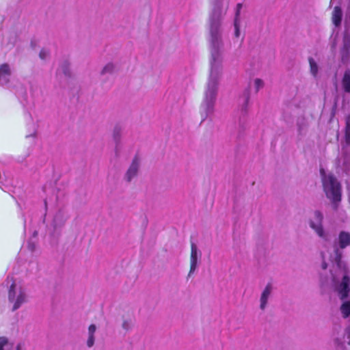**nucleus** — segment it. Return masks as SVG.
<instances>
[{
    "label": "nucleus",
    "mask_w": 350,
    "mask_h": 350,
    "mask_svg": "<svg viewBox=\"0 0 350 350\" xmlns=\"http://www.w3.org/2000/svg\"><path fill=\"white\" fill-rule=\"evenodd\" d=\"M219 3H217L214 5L213 12L211 16V70L204 98L200 107V114L202 119V121L205 120L213 113L218 80L220 75L221 55L219 53V46L221 42L219 21Z\"/></svg>",
    "instance_id": "f257e3e1"
},
{
    "label": "nucleus",
    "mask_w": 350,
    "mask_h": 350,
    "mask_svg": "<svg viewBox=\"0 0 350 350\" xmlns=\"http://www.w3.org/2000/svg\"><path fill=\"white\" fill-rule=\"evenodd\" d=\"M341 257L342 252L335 246L333 254L329 256V260L338 272L334 273L333 270L331 271L335 291L338 293L340 299L343 301L348 297L350 291V278L346 267L342 264Z\"/></svg>",
    "instance_id": "f03ea898"
},
{
    "label": "nucleus",
    "mask_w": 350,
    "mask_h": 350,
    "mask_svg": "<svg viewBox=\"0 0 350 350\" xmlns=\"http://www.w3.org/2000/svg\"><path fill=\"white\" fill-rule=\"evenodd\" d=\"M320 172L322 176L324 191L327 197L334 204L340 202L341 199V191L339 183L332 175H326L323 169H321Z\"/></svg>",
    "instance_id": "7ed1b4c3"
},
{
    "label": "nucleus",
    "mask_w": 350,
    "mask_h": 350,
    "mask_svg": "<svg viewBox=\"0 0 350 350\" xmlns=\"http://www.w3.org/2000/svg\"><path fill=\"white\" fill-rule=\"evenodd\" d=\"M8 300L12 304V310L18 309L27 301V294L25 288L19 283L13 282L9 290Z\"/></svg>",
    "instance_id": "20e7f679"
},
{
    "label": "nucleus",
    "mask_w": 350,
    "mask_h": 350,
    "mask_svg": "<svg viewBox=\"0 0 350 350\" xmlns=\"http://www.w3.org/2000/svg\"><path fill=\"white\" fill-rule=\"evenodd\" d=\"M342 151L345 152L343 159L344 168H347L350 164V116L346 118L345 126V146L342 147Z\"/></svg>",
    "instance_id": "39448f33"
},
{
    "label": "nucleus",
    "mask_w": 350,
    "mask_h": 350,
    "mask_svg": "<svg viewBox=\"0 0 350 350\" xmlns=\"http://www.w3.org/2000/svg\"><path fill=\"white\" fill-rule=\"evenodd\" d=\"M322 219L323 215L321 212L315 211L314 213V219L310 220V226L320 237L327 240L326 235L322 228Z\"/></svg>",
    "instance_id": "423d86ee"
},
{
    "label": "nucleus",
    "mask_w": 350,
    "mask_h": 350,
    "mask_svg": "<svg viewBox=\"0 0 350 350\" xmlns=\"http://www.w3.org/2000/svg\"><path fill=\"white\" fill-rule=\"evenodd\" d=\"M342 16V10L340 6L336 5L332 13V23L334 25V28L333 29L332 38L334 41H335L338 35V28L341 23Z\"/></svg>",
    "instance_id": "0eeeda50"
},
{
    "label": "nucleus",
    "mask_w": 350,
    "mask_h": 350,
    "mask_svg": "<svg viewBox=\"0 0 350 350\" xmlns=\"http://www.w3.org/2000/svg\"><path fill=\"white\" fill-rule=\"evenodd\" d=\"M200 256V253L198 252L197 246L194 244H191V268L189 275L190 276L196 270L198 264V257Z\"/></svg>",
    "instance_id": "6e6552de"
},
{
    "label": "nucleus",
    "mask_w": 350,
    "mask_h": 350,
    "mask_svg": "<svg viewBox=\"0 0 350 350\" xmlns=\"http://www.w3.org/2000/svg\"><path fill=\"white\" fill-rule=\"evenodd\" d=\"M11 70L10 66L7 64H3L0 66V83L5 85L8 83Z\"/></svg>",
    "instance_id": "1a4fd4ad"
},
{
    "label": "nucleus",
    "mask_w": 350,
    "mask_h": 350,
    "mask_svg": "<svg viewBox=\"0 0 350 350\" xmlns=\"http://www.w3.org/2000/svg\"><path fill=\"white\" fill-rule=\"evenodd\" d=\"M139 165V159L137 157H135L133 159V162L126 174V178L128 181H130L133 177L136 176Z\"/></svg>",
    "instance_id": "9d476101"
},
{
    "label": "nucleus",
    "mask_w": 350,
    "mask_h": 350,
    "mask_svg": "<svg viewBox=\"0 0 350 350\" xmlns=\"http://www.w3.org/2000/svg\"><path fill=\"white\" fill-rule=\"evenodd\" d=\"M338 243L340 249H344L350 245V233L345 231H341L338 236Z\"/></svg>",
    "instance_id": "9b49d317"
},
{
    "label": "nucleus",
    "mask_w": 350,
    "mask_h": 350,
    "mask_svg": "<svg viewBox=\"0 0 350 350\" xmlns=\"http://www.w3.org/2000/svg\"><path fill=\"white\" fill-rule=\"evenodd\" d=\"M0 350H21L20 345L14 347L5 337H0Z\"/></svg>",
    "instance_id": "f8f14e48"
},
{
    "label": "nucleus",
    "mask_w": 350,
    "mask_h": 350,
    "mask_svg": "<svg viewBox=\"0 0 350 350\" xmlns=\"http://www.w3.org/2000/svg\"><path fill=\"white\" fill-rule=\"evenodd\" d=\"M272 286L271 284H268L263 291L260 297V308L264 309L266 307L268 298L271 295Z\"/></svg>",
    "instance_id": "ddd939ff"
},
{
    "label": "nucleus",
    "mask_w": 350,
    "mask_h": 350,
    "mask_svg": "<svg viewBox=\"0 0 350 350\" xmlns=\"http://www.w3.org/2000/svg\"><path fill=\"white\" fill-rule=\"evenodd\" d=\"M241 8H242V4L238 3L237 5V10H236V13H235V18H234V35L237 38L240 36V30H239L240 23H239V16L240 10H241Z\"/></svg>",
    "instance_id": "4468645a"
},
{
    "label": "nucleus",
    "mask_w": 350,
    "mask_h": 350,
    "mask_svg": "<svg viewBox=\"0 0 350 350\" xmlns=\"http://www.w3.org/2000/svg\"><path fill=\"white\" fill-rule=\"evenodd\" d=\"M342 87L345 92L350 93V70H347L345 72L342 80Z\"/></svg>",
    "instance_id": "2eb2a0df"
},
{
    "label": "nucleus",
    "mask_w": 350,
    "mask_h": 350,
    "mask_svg": "<svg viewBox=\"0 0 350 350\" xmlns=\"http://www.w3.org/2000/svg\"><path fill=\"white\" fill-rule=\"evenodd\" d=\"M340 312L343 318H347L350 315V301H343L340 306Z\"/></svg>",
    "instance_id": "dca6fc26"
},
{
    "label": "nucleus",
    "mask_w": 350,
    "mask_h": 350,
    "mask_svg": "<svg viewBox=\"0 0 350 350\" xmlns=\"http://www.w3.org/2000/svg\"><path fill=\"white\" fill-rule=\"evenodd\" d=\"M96 332V326L94 325H91L88 329V334L89 337L88 339L87 345L89 347L93 346L94 343V334Z\"/></svg>",
    "instance_id": "f3484780"
},
{
    "label": "nucleus",
    "mask_w": 350,
    "mask_h": 350,
    "mask_svg": "<svg viewBox=\"0 0 350 350\" xmlns=\"http://www.w3.org/2000/svg\"><path fill=\"white\" fill-rule=\"evenodd\" d=\"M310 66V72L314 78H317L318 74V66L312 58H309Z\"/></svg>",
    "instance_id": "a211bd4d"
},
{
    "label": "nucleus",
    "mask_w": 350,
    "mask_h": 350,
    "mask_svg": "<svg viewBox=\"0 0 350 350\" xmlns=\"http://www.w3.org/2000/svg\"><path fill=\"white\" fill-rule=\"evenodd\" d=\"M248 100H249V92L246 91L243 95V106H242V109H241L242 111H246Z\"/></svg>",
    "instance_id": "6ab92c4d"
},
{
    "label": "nucleus",
    "mask_w": 350,
    "mask_h": 350,
    "mask_svg": "<svg viewBox=\"0 0 350 350\" xmlns=\"http://www.w3.org/2000/svg\"><path fill=\"white\" fill-rule=\"evenodd\" d=\"M63 72L66 76L68 75V63L64 62L62 67L58 70V73Z\"/></svg>",
    "instance_id": "aec40b11"
},
{
    "label": "nucleus",
    "mask_w": 350,
    "mask_h": 350,
    "mask_svg": "<svg viewBox=\"0 0 350 350\" xmlns=\"http://www.w3.org/2000/svg\"><path fill=\"white\" fill-rule=\"evenodd\" d=\"M254 85L256 91L258 92L260 89H261L263 87L264 83L261 79H256L254 81Z\"/></svg>",
    "instance_id": "412c9836"
},
{
    "label": "nucleus",
    "mask_w": 350,
    "mask_h": 350,
    "mask_svg": "<svg viewBox=\"0 0 350 350\" xmlns=\"http://www.w3.org/2000/svg\"><path fill=\"white\" fill-rule=\"evenodd\" d=\"M121 131V128L119 126H117L114 128L113 130V138L116 142L119 140V135Z\"/></svg>",
    "instance_id": "4be33fe9"
},
{
    "label": "nucleus",
    "mask_w": 350,
    "mask_h": 350,
    "mask_svg": "<svg viewBox=\"0 0 350 350\" xmlns=\"http://www.w3.org/2000/svg\"><path fill=\"white\" fill-rule=\"evenodd\" d=\"M114 68V66L112 64H107L103 70V73H107V72H111L113 71Z\"/></svg>",
    "instance_id": "5701e85b"
},
{
    "label": "nucleus",
    "mask_w": 350,
    "mask_h": 350,
    "mask_svg": "<svg viewBox=\"0 0 350 350\" xmlns=\"http://www.w3.org/2000/svg\"><path fill=\"white\" fill-rule=\"evenodd\" d=\"M35 247H36V245H35L34 241H33L32 240H30L29 241H28L27 248L30 252H33L35 249Z\"/></svg>",
    "instance_id": "b1692460"
},
{
    "label": "nucleus",
    "mask_w": 350,
    "mask_h": 350,
    "mask_svg": "<svg viewBox=\"0 0 350 350\" xmlns=\"http://www.w3.org/2000/svg\"><path fill=\"white\" fill-rule=\"evenodd\" d=\"M48 54H49V52L47 50L42 49L41 51L40 52L39 55H40V59H44L47 57Z\"/></svg>",
    "instance_id": "393cba45"
},
{
    "label": "nucleus",
    "mask_w": 350,
    "mask_h": 350,
    "mask_svg": "<svg viewBox=\"0 0 350 350\" xmlns=\"http://www.w3.org/2000/svg\"><path fill=\"white\" fill-rule=\"evenodd\" d=\"M322 258L323 259V264H322V267L323 269H325L327 267V265L325 262V259L327 258V254L325 252H323L322 253Z\"/></svg>",
    "instance_id": "a878e982"
},
{
    "label": "nucleus",
    "mask_w": 350,
    "mask_h": 350,
    "mask_svg": "<svg viewBox=\"0 0 350 350\" xmlns=\"http://www.w3.org/2000/svg\"><path fill=\"white\" fill-rule=\"evenodd\" d=\"M345 335L347 336V339L349 340L348 344L350 345V325L347 327L345 330Z\"/></svg>",
    "instance_id": "bb28decb"
},
{
    "label": "nucleus",
    "mask_w": 350,
    "mask_h": 350,
    "mask_svg": "<svg viewBox=\"0 0 350 350\" xmlns=\"http://www.w3.org/2000/svg\"><path fill=\"white\" fill-rule=\"evenodd\" d=\"M346 17L349 19L350 21V1L349 2L347 12H346Z\"/></svg>",
    "instance_id": "cd10ccee"
},
{
    "label": "nucleus",
    "mask_w": 350,
    "mask_h": 350,
    "mask_svg": "<svg viewBox=\"0 0 350 350\" xmlns=\"http://www.w3.org/2000/svg\"><path fill=\"white\" fill-rule=\"evenodd\" d=\"M31 46L34 48L36 46L35 41L32 40L31 42Z\"/></svg>",
    "instance_id": "c85d7f7f"
},
{
    "label": "nucleus",
    "mask_w": 350,
    "mask_h": 350,
    "mask_svg": "<svg viewBox=\"0 0 350 350\" xmlns=\"http://www.w3.org/2000/svg\"><path fill=\"white\" fill-rule=\"evenodd\" d=\"M37 235V232H33V238H35Z\"/></svg>",
    "instance_id": "c756f323"
},
{
    "label": "nucleus",
    "mask_w": 350,
    "mask_h": 350,
    "mask_svg": "<svg viewBox=\"0 0 350 350\" xmlns=\"http://www.w3.org/2000/svg\"><path fill=\"white\" fill-rule=\"evenodd\" d=\"M336 1V0H331V3H332V5H334V2H335Z\"/></svg>",
    "instance_id": "7c9ffc66"
},
{
    "label": "nucleus",
    "mask_w": 350,
    "mask_h": 350,
    "mask_svg": "<svg viewBox=\"0 0 350 350\" xmlns=\"http://www.w3.org/2000/svg\"><path fill=\"white\" fill-rule=\"evenodd\" d=\"M341 159H340V158L338 159V163H339V164H340V162H341Z\"/></svg>",
    "instance_id": "2f4dec72"
},
{
    "label": "nucleus",
    "mask_w": 350,
    "mask_h": 350,
    "mask_svg": "<svg viewBox=\"0 0 350 350\" xmlns=\"http://www.w3.org/2000/svg\"><path fill=\"white\" fill-rule=\"evenodd\" d=\"M349 200H350V196H349Z\"/></svg>",
    "instance_id": "473e14b6"
}]
</instances>
